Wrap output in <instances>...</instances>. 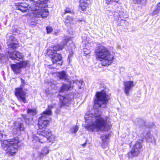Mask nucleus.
Segmentation results:
<instances>
[{
    "label": "nucleus",
    "mask_w": 160,
    "mask_h": 160,
    "mask_svg": "<svg viewBox=\"0 0 160 160\" xmlns=\"http://www.w3.org/2000/svg\"><path fill=\"white\" fill-rule=\"evenodd\" d=\"M14 39L15 38L12 35H11L9 37V39L8 40V41L10 42L13 41L14 40Z\"/></svg>",
    "instance_id": "obj_40"
},
{
    "label": "nucleus",
    "mask_w": 160,
    "mask_h": 160,
    "mask_svg": "<svg viewBox=\"0 0 160 160\" xmlns=\"http://www.w3.org/2000/svg\"><path fill=\"white\" fill-rule=\"evenodd\" d=\"M45 4V5H46V4Z\"/></svg>",
    "instance_id": "obj_48"
},
{
    "label": "nucleus",
    "mask_w": 160,
    "mask_h": 160,
    "mask_svg": "<svg viewBox=\"0 0 160 160\" xmlns=\"http://www.w3.org/2000/svg\"><path fill=\"white\" fill-rule=\"evenodd\" d=\"M9 57L13 60L18 61L23 58V56L21 53L16 51H14L9 54Z\"/></svg>",
    "instance_id": "obj_16"
},
{
    "label": "nucleus",
    "mask_w": 160,
    "mask_h": 160,
    "mask_svg": "<svg viewBox=\"0 0 160 160\" xmlns=\"http://www.w3.org/2000/svg\"><path fill=\"white\" fill-rule=\"evenodd\" d=\"M73 18L71 16L67 15L64 22L65 25L67 27H70L73 23Z\"/></svg>",
    "instance_id": "obj_18"
},
{
    "label": "nucleus",
    "mask_w": 160,
    "mask_h": 160,
    "mask_svg": "<svg viewBox=\"0 0 160 160\" xmlns=\"http://www.w3.org/2000/svg\"><path fill=\"white\" fill-rule=\"evenodd\" d=\"M57 76L60 79L65 80L67 78L68 74L64 71L63 70L58 72L57 73Z\"/></svg>",
    "instance_id": "obj_19"
},
{
    "label": "nucleus",
    "mask_w": 160,
    "mask_h": 160,
    "mask_svg": "<svg viewBox=\"0 0 160 160\" xmlns=\"http://www.w3.org/2000/svg\"><path fill=\"white\" fill-rule=\"evenodd\" d=\"M84 54L86 56L88 55L90 53V51L89 50H88V49L86 48H84L83 50Z\"/></svg>",
    "instance_id": "obj_33"
},
{
    "label": "nucleus",
    "mask_w": 160,
    "mask_h": 160,
    "mask_svg": "<svg viewBox=\"0 0 160 160\" xmlns=\"http://www.w3.org/2000/svg\"><path fill=\"white\" fill-rule=\"evenodd\" d=\"M79 21H80V22H85V20L83 18H78L77 19V21H76V22H79Z\"/></svg>",
    "instance_id": "obj_39"
},
{
    "label": "nucleus",
    "mask_w": 160,
    "mask_h": 160,
    "mask_svg": "<svg viewBox=\"0 0 160 160\" xmlns=\"http://www.w3.org/2000/svg\"><path fill=\"white\" fill-rule=\"evenodd\" d=\"M149 136V132L147 131L143 133V137L145 138H148Z\"/></svg>",
    "instance_id": "obj_35"
},
{
    "label": "nucleus",
    "mask_w": 160,
    "mask_h": 160,
    "mask_svg": "<svg viewBox=\"0 0 160 160\" xmlns=\"http://www.w3.org/2000/svg\"><path fill=\"white\" fill-rule=\"evenodd\" d=\"M3 132V130H0V141L2 140L3 136L5 137V135L2 134Z\"/></svg>",
    "instance_id": "obj_34"
},
{
    "label": "nucleus",
    "mask_w": 160,
    "mask_h": 160,
    "mask_svg": "<svg viewBox=\"0 0 160 160\" xmlns=\"http://www.w3.org/2000/svg\"><path fill=\"white\" fill-rule=\"evenodd\" d=\"M94 52L96 59L102 62V66H108L112 62L114 57L106 47L99 46L96 48Z\"/></svg>",
    "instance_id": "obj_2"
},
{
    "label": "nucleus",
    "mask_w": 160,
    "mask_h": 160,
    "mask_svg": "<svg viewBox=\"0 0 160 160\" xmlns=\"http://www.w3.org/2000/svg\"><path fill=\"white\" fill-rule=\"evenodd\" d=\"M73 96L72 94L67 95L66 97L60 95L59 100L60 108H62L65 105L68 106Z\"/></svg>",
    "instance_id": "obj_13"
},
{
    "label": "nucleus",
    "mask_w": 160,
    "mask_h": 160,
    "mask_svg": "<svg viewBox=\"0 0 160 160\" xmlns=\"http://www.w3.org/2000/svg\"><path fill=\"white\" fill-rule=\"evenodd\" d=\"M73 88V86H72L71 83L66 84L62 83L61 86L60 90V93L68 91V90H71Z\"/></svg>",
    "instance_id": "obj_17"
},
{
    "label": "nucleus",
    "mask_w": 160,
    "mask_h": 160,
    "mask_svg": "<svg viewBox=\"0 0 160 160\" xmlns=\"http://www.w3.org/2000/svg\"><path fill=\"white\" fill-rule=\"evenodd\" d=\"M27 113L28 115L33 116L36 114V110L35 109H28L27 110Z\"/></svg>",
    "instance_id": "obj_22"
},
{
    "label": "nucleus",
    "mask_w": 160,
    "mask_h": 160,
    "mask_svg": "<svg viewBox=\"0 0 160 160\" xmlns=\"http://www.w3.org/2000/svg\"><path fill=\"white\" fill-rule=\"evenodd\" d=\"M88 0H80V2H86V1H87Z\"/></svg>",
    "instance_id": "obj_43"
},
{
    "label": "nucleus",
    "mask_w": 160,
    "mask_h": 160,
    "mask_svg": "<svg viewBox=\"0 0 160 160\" xmlns=\"http://www.w3.org/2000/svg\"><path fill=\"white\" fill-rule=\"evenodd\" d=\"M67 43V42L65 41L62 45H60L57 44L50 48H49L48 50V54L53 63L52 65L50 66L51 68H57V65L60 66L62 64L63 61L62 55L61 54L57 53V51L62 49Z\"/></svg>",
    "instance_id": "obj_3"
},
{
    "label": "nucleus",
    "mask_w": 160,
    "mask_h": 160,
    "mask_svg": "<svg viewBox=\"0 0 160 160\" xmlns=\"http://www.w3.org/2000/svg\"><path fill=\"white\" fill-rule=\"evenodd\" d=\"M22 142L17 137L8 140H4L2 143V148L8 156H12L16 153L17 149L20 148Z\"/></svg>",
    "instance_id": "obj_4"
},
{
    "label": "nucleus",
    "mask_w": 160,
    "mask_h": 160,
    "mask_svg": "<svg viewBox=\"0 0 160 160\" xmlns=\"http://www.w3.org/2000/svg\"><path fill=\"white\" fill-rule=\"evenodd\" d=\"M23 118L25 120L26 123L28 124H29L30 122V120L27 116V115H24Z\"/></svg>",
    "instance_id": "obj_31"
},
{
    "label": "nucleus",
    "mask_w": 160,
    "mask_h": 160,
    "mask_svg": "<svg viewBox=\"0 0 160 160\" xmlns=\"http://www.w3.org/2000/svg\"><path fill=\"white\" fill-rule=\"evenodd\" d=\"M159 12H160V11L156 8V9L153 11L152 13V15H157Z\"/></svg>",
    "instance_id": "obj_36"
},
{
    "label": "nucleus",
    "mask_w": 160,
    "mask_h": 160,
    "mask_svg": "<svg viewBox=\"0 0 160 160\" xmlns=\"http://www.w3.org/2000/svg\"><path fill=\"white\" fill-rule=\"evenodd\" d=\"M14 128L12 131V134L14 135L17 134L18 136L24 132L25 128L23 123L18 122H16L14 123Z\"/></svg>",
    "instance_id": "obj_11"
},
{
    "label": "nucleus",
    "mask_w": 160,
    "mask_h": 160,
    "mask_svg": "<svg viewBox=\"0 0 160 160\" xmlns=\"http://www.w3.org/2000/svg\"><path fill=\"white\" fill-rule=\"evenodd\" d=\"M21 84L19 87L16 88L15 89V94L17 98L18 101L20 102H22L24 103L27 102L26 100V92L23 91V88L26 82L21 78H20Z\"/></svg>",
    "instance_id": "obj_8"
},
{
    "label": "nucleus",
    "mask_w": 160,
    "mask_h": 160,
    "mask_svg": "<svg viewBox=\"0 0 160 160\" xmlns=\"http://www.w3.org/2000/svg\"><path fill=\"white\" fill-rule=\"evenodd\" d=\"M73 55V52H70L69 55L68 56V58L69 59L70 58L72 57Z\"/></svg>",
    "instance_id": "obj_42"
},
{
    "label": "nucleus",
    "mask_w": 160,
    "mask_h": 160,
    "mask_svg": "<svg viewBox=\"0 0 160 160\" xmlns=\"http://www.w3.org/2000/svg\"><path fill=\"white\" fill-rule=\"evenodd\" d=\"M139 126H142V125H141L140 124H139Z\"/></svg>",
    "instance_id": "obj_47"
},
{
    "label": "nucleus",
    "mask_w": 160,
    "mask_h": 160,
    "mask_svg": "<svg viewBox=\"0 0 160 160\" xmlns=\"http://www.w3.org/2000/svg\"><path fill=\"white\" fill-rule=\"evenodd\" d=\"M147 0H132V2L134 4H141L142 5H145Z\"/></svg>",
    "instance_id": "obj_21"
},
{
    "label": "nucleus",
    "mask_w": 160,
    "mask_h": 160,
    "mask_svg": "<svg viewBox=\"0 0 160 160\" xmlns=\"http://www.w3.org/2000/svg\"><path fill=\"white\" fill-rule=\"evenodd\" d=\"M138 122H140L141 123V124H143L145 126V127L146 128H152L154 126L153 124H152V125L150 124H149V125L146 124V123H145V122H144V121L143 120H141V119H139L138 120Z\"/></svg>",
    "instance_id": "obj_24"
},
{
    "label": "nucleus",
    "mask_w": 160,
    "mask_h": 160,
    "mask_svg": "<svg viewBox=\"0 0 160 160\" xmlns=\"http://www.w3.org/2000/svg\"><path fill=\"white\" fill-rule=\"evenodd\" d=\"M42 134H36L32 135V142L34 148H38L41 143H44L47 140L51 142L55 140V137L52 134L51 131L48 129H46L43 131Z\"/></svg>",
    "instance_id": "obj_5"
},
{
    "label": "nucleus",
    "mask_w": 160,
    "mask_h": 160,
    "mask_svg": "<svg viewBox=\"0 0 160 160\" xmlns=\"http://www.w3.org/2000/svg\"><path fill=\"white\" fill-rule=\"evenodd\" d=\"M142 147V146L141 143L140 142H137L133 146L131 151L128 153L129 157L132 158L138 155L140 152Z\"/></svg>",
    "instance_id": "obj_12"
},
{
    "label": "nucleus",
    "mask_w": 160,
    "mask_h": 160,
    "mask_svg": "<svg viewBox=\"0 0 160 160\" xmlns=\"http://www.w3.org/2000/svg\"><path fill=\"white\" fill-rule=\"evenodd\" d=\"M80 7L81 8V9L82 11H85L86 8L87 7V4L86 2H80Z\"/></svg>",
    "instance_id": "obj_26"
},
{
    "label": "nucleus",
    "mask_w": 160,
    "mask_h": 160,
    "mask_svg": "<svg viewBox=\"0 0 160 160\" xmlns=\"http://www.w3.org/2000/svg\"><path fill=\"white\" fill-rule=\"evenodd\" d=\"M74 82L76 83L78 85L79 88L81 89L84 86V82L83 81L76 80Z\"/></svg>",
    "instance_id": "obj_23"
},
{
    "label": "nucleus",
    "mask_w": 160,
    "mask_h": 160,
    "mask_svg": "<svg viewBox=\"0 0 160 160\" xmlns=\"http://www.w3.org/2000/svg\"><path fill=\"white\" fill-rule=\"evenodd\" d=\"M124 92L127 96H128L130 95L129 92L134 86L133 82L131 81L125 82H124Z\"/></svg>",
    "instance_id": "obj_14"
},
{
    "label": "nucleus",
    "mask_w": 160,
    "mask_h": 160,
    "mask_svg": "<svg viewBox=\"0 0 160 160\" xmlns=\"http://www.w3.org/2000/svg\"><path fill=\"white\" fill-rule=\"evenodd\" d=\"M1 57L2 56L1 55H0V61L1 60Z\"/></svg>",
    "instance_id": "obj_45"
},
{
    "label": "nucleus",
    "mask_w": 160,
    "mask_h": 160,
    "mask_svg": "<svg viewBox=\"0 0 160 160\" xmlns=\"http://www.w3.org/2000/svg\"><path fill=\"white\" fill-rule=\"evenodd\" d=\"M65 12L64 13H71L72 12L71 11V10L69 8H66L64 11Z\"/></svg>",
    "instance_id": "obj_38"
},
{
    "label": "nucleus",
    "mask_w": 160,
    "mask_h": 160,
    "mask_svg": "<svg viewBox=\"0 0 160 160\" xmlns=\"http://www.w3.org/2000/svg\"><path fill=\"white\" fill-rule=\"evenodd\" d=\"M118 0H106V2L107 4H115L118 2Z\"/></svg>",
    "instance_id": "obj_28"
},
{
    "label": "nucleus",
    "mask_w": 160,
    "mask_h": 160,
    "mask_svg": "<svg viewBox=\"0 0 160 160\" xmlns=\"http://www.w3.org/2000/svg\"><path fill=\"white\" fill-rule=\"evenodd\" d=\"M50 120L51 118L49 116L44 114H42V116L39 118L38 123V128L40 130L39 132H40L39 134H42L43 132V131L46 129H48L46 128V127L49 124Z\"/></svg>",
    "instance_id": "obj_9"
},
{
    "label": "nucleus",
    "mask_w": 160,
    "mask_h": 160,
    "mask_svg": "<svg viewBox=\"0 0 160 160\" xmlns=\"http://www.w3.org/2000/svg\"><path fill=\"white\" fill-rule=\"evenodd\" d=\"M86 143H84L83 144H82V146L83 147H84L86 146Z\"/></svg>",
    "instance_id": "obj_44"
},
{
    "label": "nucleus",
    "mask_w": 160,
    "mask_h": 160,
    "mask_svg": "<svg viewBox=\"0 0 160 160\" xmlns=\"http://www.w3.org/2000/svg\"><path fill=\"white\" fill-rule=\"evenodd\" d=\"M34 5H35V3L33 5H32L31 7H29L28 4L25 3H17L15 4V7L17 9L19 10L22 12H27L28 10L29 9V8H31Z\"/></svg>",
    "instance_id": "obj_15"
},
{
    "label": "nucleus",
    "mask_w": 160,
    "mask_h": 160,
    "mask_svg": "<svg viewBox=\"0 0 160 160\" xmlns=\"http://www.w3.org/2000/svg\"><path fill=\"white\" fill-rule=\"evenodd\" d=\"M114 13L113 14L114 17L118 18H121L122 14L121 13H119L118 11L114 12Z\"/></svg>",
    "instance_id": "obj_29"
},
{
    "label": "nucleus",
    "mask_w": 160,
    "mask_h": 160,
    "mask_svg": "<svg viewBox=\"0 0 160 160\" xmlns=\"http://www.w3.org/2000/svg\"><path fill=\"white\" fill-rule=\"evenodd\" d=\"M28 62L26 61H20L16 64H11L10 66L14 73L17 74L21 72V68L26 67L28 65Z\"/></svg>",
    "instance_id": "obj_10"
},
{
    "label": "nucleus",
    "mask_w": 160,
    "mask_h": 160,
    "mask_svg": "<svg viewBox=\"0 0 160 160\" xmlns=\"http://www.w3.org/2000/svg\"><path fill=\"white\" fill-rule=\"evenodd\" d=\"M157 8L160 11V2L158 4L157 6Z\"/></svg>",
    "instance_id": "obj_41"
},
{
    "label": "nucleus",
    "mask_w": 160,
    "mask_h": 160,
    "mask_svg": "<svg viewBox=\"0 0 160 160\" xmlns=\"http://www.w3.org/2000/svg\"><path fill=\"white\" fill-rule=\"evenodd\" d=\"M78 127L76 126L73 128V131L72 132L74 133H75L78 130Z\"/></svg>",
    "instance_id": "obj_37"
},
{
    "label": "nucleus",
    "mask_w": 160,
    "mask_h": 160,
    "mask_svg": "<svg viewBox=\"0 0 160 160\" xmlns=\"http://www.w3.org/2000/svg\"><path fill=\"white\" fill-rule=\"evenodd\" d=\"M46 29L47 33L51 32L53 30L52 27L50 26H47L46 28Z\"/></svg>",
    "instance_id": "obj_30"
},
{
    "label": "nucleus",
    "mask_w": 160,
    "mask_h": 160,
    "mask_svg": "<svg viewBox=\"0 0 160 160\" xmlns=\"http://www.w3.org/2000/svg\"><path fill=\"white\" fill-rule=\"evenodd\" d=\"M31 2L35 3V5H33L31 7L32 11L36 12H34V16L35 17L39 18L40 17L42 18H46L48 16L49 12L45 9H40L42 7V5L48 3L49 0H30Z\"/></svg>",
    "instance_id": "obj_6"
},
{
    "label": "nucleus",
    "mask_w": 160,
    "mask_h": 160,
    "mask_svg": "<svg viewBox=\"0 0 160 160\" xmlns=\"http://www.w3.org/2000/svg\"><path fill=\"white\" fill-rule=\"evenodd\" d=\"M18 45L17 43L12 42L8 44V47L9 48L14 49L18 47Z\"/></svg>",
    "instance_id": "obj_25"
},
{
    "label": "nucleus",
    "mask_w": 160,
    "mask_h": 160,
    "mask_svg": "<svg viewBox=\"0 0 160 160\" xmlns=\"http://www.w3.org/2000/svg\"><path fill=\"white\" fill-rule=\"evenodd\" d=\"M84 118L87 123H92L91 125L86 126V128L90 132L105 131L110 129V126L108 124L107 120L102 117L99 112L94 114L90 112H87Z\"/></svg>",
    "instance_id": "obj_1"
},
{
    "label": "nucleus",
    "mask_w": 160,
    "mask_h": 160,
    "mask_svg": "<svg viewBox=\"0 0 160 160\" xmlns=\"http://www.w3.org/2000/svg\"><path fill=\"white\" fill-rule=\"evenodd\" d=\"M53 105L52 104L48 105V108L42 113L46 114L48 116H49L52 114L51 109L53 108Z\"/></svg>",
    "instance_id": "obj_20"
},
{
    "label": "nucleus",
    "mask_w": 160,
    "mask_h": 160,
    "mask_svg": "<svg viewBox=\"0 0 160 160\" xmlns=\"http://www.w3.org/2000/svg\"><path fill=\"white\" fill-rule=\"evenodd\" d=\"M49 150L47 147H44L42 150L41 154L43 155H46L49 153Z\"/></svg>",
    "instance_id": "obj_27"
},
{
    "label": "nucleus",
    "mask_w": 160,
    "mask_h": 160,
    "mask_svg": "<svg viewBox=\"0 0 160 160\" xmlns=\"http://www.w3.org/2000/svg\"><path fill=\"white\" fill-rule=\"evenodd\" d=\"M109 136V134L105 135H102L101 137L100 138L102 141H104L107 139L108 138Z\"/></svg>",
    "instance_id": "obj_32"
},
{
    "label": "nucleus",
    "mask_w": 160,
    "mask_h": 160,
    "mask_svg": "<svg viewBox=\"0 0 160 160\" xmlns=\"http://www.w3.org/2000/svg\"><path fill=\"white\" fill-rule=\"evenodd\" d=\"M96 98L94 100V108L97 112L99 108H105L108 101V95L105 92L102 90L100 92H97L96 94Z\"/></svg>",
    "instance_id": "obj_7"
},
{
    "label": "nucleus",
    "mask_w": 160,
    "mask_h": 160,
    "mask_svg": "<svg viewBox=\"0 0 160 160\" xmlns=\"http://www.w3.org/2000/svg\"><path fill=\"white\" fill-rule=\"evenodd\" d=\"M1 45L0 44V50H1Z\"/></svg>",
    "instance_id": "obj_46"
}]
</instances>
